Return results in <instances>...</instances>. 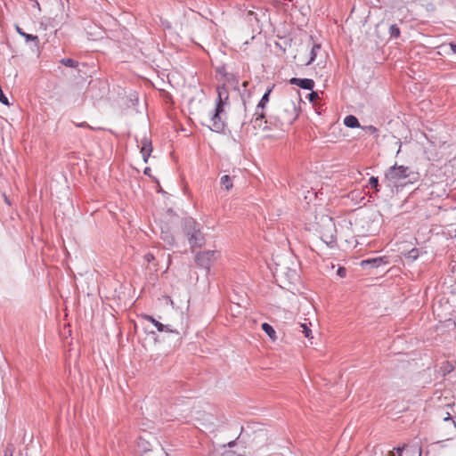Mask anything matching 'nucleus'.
<instances>
[{"label": "nucleus", "mask_w": 456, "mask_h": 456, "mask_svg": "<svg viewBox=\"0 0 456 456\" xmlns=\"http://www.w3.org/2000/svg\"><path fill=\"white\" fill-rule=\"evenodd\" d=\"M4 202L7 203L8 205H10V200H9V198L6 196V195H4Z\"/></svg>", "instance_id": "e433bc0d"}, {"label": "nucleus", "mask_w": 456, "mask_h": 456, "mask_svg": "<svg viewBox=\"0 0 456 456\" xmlns=\"http://www.w3.org/2000/svg\"><path fill=\"white\" fill-rule=\"evenodd\" d=\"M61 63L66 67H70V68H77L78 65V62L77 61H75L73 59H69V58L61 59Z\"/></svg>", "instance_id": "412c9836"}, {"label": "nucleus", "mask_w": 456, "mask_h": 456, "mask_svg": "<svg viewBox=\"0 0 456 456\" xmlns=\"http://www.w3.org/2000/svg\"><path fill=\"white\" fill-rule=\"evenodd\" d=\"M16 30L20 36H21L27 42L32 41L35 43L36 46H38L39 45V39L37 36H34L31 34H28L24 32L20 27H16Z\"/></svg>", "instance_id": "ddd939ff"}, {"label": "nucleus", "mask_w": 456, "mask_h": 456, "mask_svg": "<svg viewBox=\"0 0 456 456\" xmlns=\"http://www.w3.org/2000/svg\"><path fill=\"white\" fill-rule=\"evenodd\" d=\"M247 85H248V82L243 83V86H247Z\"/></svg>", "instance_id": "ea45409f"}, {"label": "nucleus", "mask_w": 456, "mask_h": 456, "mask_svg": "<svg viewBox=\"0 0 456 456\" xmlns=\"http://www.w3.org/2000/svg\"><path fill=\"white\" fill-rule=\"evenodd\" d=\"M369 184H370V188L376 189L377 191H379L378 190V186H379V178L378 177L371 176L369 179Z\"/></svg>", "instance_id": "b1692460"}, {"label": "nucleus", "mask_w": 456, "mask_h": 456, "mask_svg": "<svg viewBox=\"0 0 456 456\" xmlns=\"http://www.w3.org/2000/svg\"><path fill=\"white\" fill-rule=\"evenodd\" d=\"M363 129L366 132L370 133V134H376L378 132V129L375 126H364Z\"/></svg>", "instance_id": "cd10ccee"}, {"label": "nucleus", "mask_w": 456, "mask_h": 456, "mask_svg": "<svg viewBox=\"0 0 456 456\" xmlns=\"http://www.w3.org/2000/svg\"><path fill=\"white\" fill-rule=\"evenodd\" d=\"M337 273L340 277H344L346 275V270L344 267H339Z\"/></svg>", "instance_id": "c756f323"}, {"label": "nucleus", "mask_w": 456, "mask_h": 456, "mask_svg": "<svg viewBox=\"0 0 456 456\" xmlns=\"http://www.w3.org/2000/svg\"><path fill=\"white\" fill-rule=\"evenodd\" d=\"M399 143L401 144V142H399ZM399 149H401V145L399 146ZM400 152V150H397V153Z\"/></svg>", "instance_id": "a19ab883"}, {"label": "nucleus", "mask_w": 456, "mask_h": 456, "mask_svg": "<svg viewBox=\"0 0 456 456\" xmlns=\"http://www.w3.org/2000/svg\"><path fill=\"white\" fill-rule=\"evenodd\" d=\"M160 237L168 246L175 244V237L169 231H162Z\"/></svg>", "instance_id": "a211bd4d"}, {"label": "nucleus", "mask_w": 456, "mask_h": 456, "mask_svg": "<svg viewBox=\"0 0 456 456\" xmlns=\"http://www.w3.org/2000/svg\"><path fill=\"white\" fill-rule=\"evenodd\" d=\"M274 87V85H273L271 87L267 88L264 95L262 96L261 100L259 101L256 110H261L263 111L265 108L266 107L267 103L269 102L270 94Z\"/></svg>", "instance_id": "9b49d317"}, {"label": "nucleus", "mask_w": 456, "mask_h": 456, "mask_svg": "<svg viewBox=\"0 0 456 456\" xmlns=\"http://www.w3.org/2000/svg\"><path fill=\"white\" fill-rule=\"evenodd\" d=\"M446 417L444 418V421L451 422L453 425V428H456V419L452 418L450 413H446Z\"/></svg>", "instance_id": "a878e982"}, {"label": "nucleus", "mask_w": 456, "mask_h": 456, "mask_svg": "<svg viewBox=\"0 0 456 456\" xmlns=\"http://www.w3.org/2000/svg\"><path fill=\"white\" fill-rule=\"evenodd\" d=\"M189 244L193 249L194 248H201L205 244V236L200 228L188 238Z\"/></svg>", "instance_id": "423d86ee"}, {"label": "nucleus", "mask_w": 456, "mask_h": 456, "mask_svg": "<svg viewBox=\"0 0 456 456\" xmlns=\"http://www.w3.org/2000/svg\"><path fill=\"white\" fill-rule=\"evenodd\" d=\"M140 456H155V455L151 450L145 449L144 452Z\"/></svg>", "instance_id": "7c9ffc66"}, {"label": "nucleus", "mask_w": 456, "mask_h": 456, "mask_svg": "<svg viewBox=\"0 0 456 456\" xmlns=\"http://www.w3.org/2000/svg\"><path fill=\"white\" fill-rule=\"evenodd\" d=\"M344 125L349 128H356L360 126L358 118L353 115H348L345 118Z\"/></svg>", "instance_id": "4468645a"}, {"label": "nucleus", "mask_w": 456, "mask_h": 456, "mask_svg": "<svg viewBox=\"0 0 456 456\" xmlns=\"http://www.w3.org/2000/svg\"><path fill=\"white\" fill-rule=\"evenodd\" d=\"M141 153H151L152 151V144H151V140L147 137V136H143L142 139H141Z\"/></svg>", "instance_id": "f8f14e48"}, {"label": "nucleus", "mask_w": 456, "mask_h": 456, "mask_svg": "<svg viewBox=\"0 0 456 456\" xmlns=\"http://www.w3.org/2000/svg\"><path fill=\"white\" fill-rule=\"evenodd\" d=\"M224 112V108L221 106H216L210 118L211 125L208 126L211 131L216 133H222L224 130L225 123L221 117Z\"/></svg>", "instance_id": "20e7f679"}, {"label": "nucleus", "mask_w": 456, "mask_h": 456, "mask_svg": "<svg viewBox=\"0 0 456 456\" xmlns=\"http://www.w3.org/2000/svg\"><path fill=\"white\" fill-rule=\"evenodd\" d=\"M411 174L413 173L409 167L395 164L387 169L385 174V180L388 183V186H397L403 180L410 177Z\"/></svg>", "instance_id": "f03ea898"}, {"label": "nucleus", "mask_w": 456, "mask_h": 456, "mask_svg": "<svg viewBox=\"0 0 456 456\" xmlns=\"http://www.w3.org/2000/svg\"><path fill=\"white\" fill-rule=\"evenodd\" d=\"M396 449L397 456H421V448L404 445Z\"/></svg>", "instance_id": "0eeeda50"}, {"label": "nucleus", "mask_w": 456, "mask_h": 456, "mask_svg": "<svg viewBox=\"0 0 456 456\" xmlns=\"http://www.w3.org/2000/svg\"><path fill=\"white\" fill-rule=\"evenodd\" d=\"M450 47H451L452 51L453 52V53H456V43H451Z\"/></svg>", "instance_id": "f704fd0d"}, {"label": "nucleus", "mask_w": 456, "mask_h": 456, "mask_svg": "<svg viewBox=\"0 0 456 456\" xmlns=\"http://www.w3.org/2000/svg\"><path fill=\"white\" fill-rule=\"evenodd\" d=\"M218 255L219 253L215 250L199 252L195 256V263L199 267L204 268L208 272L212 263Z\"/></svg>", "instance_id": "7ed1b4c3"}, {"label": "nucleus", "mask_w": 456, "mask_h": 456, "mask_svg": "<svg viewBox=\"0 0 456 456\" xmlns=\"http://www.w3.org/2000/svg\"><path fill=\"white\" fill-rule=\"evenodd\" d=\"M265 118V114L264 111L259 112V110H256L251 122L254 124V127H261L262 120Z\"/></svg>", "instance_id": "2eb2a0df"}, {"label": "nucleus", "mask_w": 456, "mask_h": 456, "mask_svg": "<svg viewBox=\"0 0 456 456\" xmlns=\"http://www.w3.org/2000/svg\"><path fill=\"white\" fill-rule=\"evenodd\" d=\"M234 444H235V441L230 442V443L228 444V445H229L230 447H232Z\"/></svg>", "instance_id": "4c0bfd02"}, {"label": "nucleus", "mask_w": 456, "mask_h": 456, "mask_svg": "<svg viewBox=\"0 0 456 456\" xmlns=\"http://www.w3.org/2000/svg\"><path fill=\"white\" fill-rule=\"evenodd\" d=\"M312 92L308 94V99L311 102H314L316 101V99H318V94L313 90H311Z\"/></svg>", "instance_id": "bb28decb"}, {"label": "nucleus", "mask_w": 456, "mask_h": 456, "mask_svg": "<svg viewBox=\"0 0 456 456\" xmlns=\"http://www.w3.org/2000/svg\"><path fill=\"white\" fill-rule=\"evenodd\" d=\"M164 327H165L164 331H166V332L179 334V332L175 330H173L170 325H164Z\"/></svg>", "instance_id": "c85d7f7f"}, {"label": "nucleus", "mask_w": 456, "mask_h": 456, "mask_svg": "<svg viewBox=\"0 0 456 456\" xmlns=\"http://www.w3.org/2000/svg\"><path fill=\"white\" fill-rule=\"evenodd\" d=\"M151 167H147L144 168V171H143L144 175L151 176Z\"/></svg>", "instance_id": "72a5a7b5"}, {"label": "nucleus", "mask_w": 456, "mask_h": 456, "mask_svg": "<svg viewBox=\"0 0 456 456\" xmlns=\"http://www.w3.org/2000/svg\"><path fill=\"white\" fill-rule=\"evenodd\" d=\"M386 264H387V261L386 260V257L382 256L368 258L361 262V265L362 268H377Z\"/></svg>", "instance_id": "1a4fd4ad"}, {"label": "nucleus", "mask_w": 456, "mask_h": 456, "mask_svg": "<svg viewBox=\"0 0 456 456\" xmlns=\"http://www.w3.org/2000/svg\"><path fill=\"white\" fill-rule=\"evenodd\" d=\"M262 330L269 336L272 340L274 341L276 339V332L273 326H271L269 323L264 322L262 324Z\"/></svg>", "instance_id": "f3484780"}, {"label": "nucleus", "mask_w": 456, "mask_h": 456, "mask_svg": "<svg viewBox=\"0 0 456 456\" xmlns=\"http://www.w3.org/2000/svg\"><path fill=\"white\" fill-rule=\"evenodd\" d=\"M200 228V224L192 217H185L182 220V229L187 239Z\"/></svg>", "instance_id": "39448f33"}, {"label": "nucleus", "mask_w": 456, "mask_h": 456, "mask_svg": "<svg viewBox=\"0 0 456 456\" xmlns=\"http://www.w3.org/2000/svg\"><path fill=\"white\" fill-rule=\"evenodd\" d=\"M387 456H397L396 449L395 448L393 451H390Z\"/></svg>", "instance_id": "c9c22d12"}, {"label": "nucleus", "mask_w": 456, "mask_h": 456, "mask_svg": "<svg viewBox=\"0 0 456 456\" xmlns=\"http://www.w3.org/2000/svg\"><path fill=\"white\" fill-rule=\"evenodd\" d=\"M13 451V446L12 444H8L4 452V456H12Z\"/></svg>", "instance_id": "393cba45"}, {"label": "nucleus", "mask_w": 456, "mask_h": 456, "mask_svg": "<svg viewBox=\"0 0 456 456\" xmlns=\"http://www.w3.org/2000/svg\"><path fill=\"white\" fill-rule=\"evenodd\" d=\"M220 183L222 188H224L226 191H230L232 188V177L228 175L221 176Z\"/></svg>", "instance_id": "dca6fc26"}, {"label": "nucleus", "mask_w": 456, "mask_h": 456, "mask_svg": "<svg viewBox=\"0 0 456 456\" xmlns=\"http://www.w3.org/2000/svg\"><path fill=\"white\" fill-rule=\"evenodd\" d=\"M289 83L291 85L297 86L300 88L306 89V90H313V88L314 86V81L310 78L292 77L289 79Z\"/></svg>", "instance_id": "9d476101"}, {"label": "nucleus", "mask_w": 456, "mask_h": 456, "mask_svg": "<svg viewBox=\"0 0 456 456\" xmlns=\"http://www.w3.org/2000/svg\"><path fill=\"white\" fill-rule=\"evenodd\" d=\"M390 38H398L401 35V31L397 24H391L388 29Z\"/></svg>", "instance_id": "aec40b11"}, {"label": "nucleus", "mask_w": 456, "mask_h": 456, "mask_svg": "<svg viewBox=\"0 0 456 456\" xmlns=\"http://www.w3.org/2000/svg\"><path fill=\"white\" fill-rule=\"evenodd\" d=\"M142 155L143 162H144V163H147V162H148V159H149V158H150V156H151V153H142Z\"/></svg>", "instance_id": "473e14b6"}, {"label": "nucleus", "mask_w": 456, "mask_h": 456, "mask_svg": "<svg viewBox=\"0 0 456 456\" xmlns=\"http://www.w3.org/2000/svg\"><path fill=\"white\" fill-rule=\"evenodd\" d=\"M142 318L144 320H147L149 322H151L156 328L157 330L159 331V332H162L164 331L165 330V327H164V324H162L161 322H159V321L155 320L151 315H148V314H143L142 315Z\"/></svg>", "instance_id": "6ab92c4d"}, {"label": "nucleus", "mask_w": 456, "mask_h": 456, "mask_svg": "<svg viewBox=\"0 0 456 456\" xmlns=\"http://www.w3.org/2000/svg\"><path fill=\"white\" fill-rule=\"evenodd\" d=\"M300 328L302 329V332L305 334V337L307 338H312V330L308 327L306 323H301Z\"/></svg>", "instance_id": "5701e85b"}, {"label": "nucleus", "mask_w": 456, "mask_h": 456, "mask_svg": "<svg viewBox=\"0 0 456 456\" xmlns=\"http://www.w3.org/2000/svg\"><path fill=\"white\" fill-rule=\"evenodd\" d=\"M289 2H292L293 0H289Z\"/></svg>", "instance_id": "79ce46f5"}, {"label": "nucleus", "mask_w": 456, "mask_h": 456, "mask_svg": "<svg viewBox=\"0 0 456 456\" xmlns=\"http://www.w3.org/2000/svg\"><path fill=\"white\" fill-rule=\"evenodd\" d=\"M86 126V123H81V124L78 125V126H82V127H84Z\"/></svg>", "instance_id": "58836bf2"}, {"label": "nucleus", "mask_w": 456, "mask_h": 456, "mask_svg": "<svg viewBox=\"0 0 456 456\" xmlns=\"http://www.w3.org/2000/svg\"><path fill=\"white\" fill-rule=\"evenodd\" d=\"M144 257H145L146 261H148V262H151V260L154 259V256L151 253L146 254Z\"/></svg>", "instance_id": "2f4dec72"}, {"label": "nucleus", "mask_w": 456, "mask_h": 456, "mask_svg": "<svg viewBox=\"0 0 456 456\" xmlns=\"http://www.w3.org/2000/svg\"><path fill=\"white\" fill-rule=\"evenodd\" d=\"M217 92V101L216 106H221L224 109V105L228 103L229 101V92L225 86V85L218 86L216 87Z\"/></svg>", "instance_id": "6e6552de"}, {"label": "nucleus", "mask_w": 456, "mask_h": 456, "mask_svg": "<svg viewBox=\"0 0 456 456\" xmlns=\"http://www.w3.org/2000/svg\"><path fill=\"white\" fill-rule=\"evenodd\" d=\"M299 115V107L289 98L283 99L276 109L275 114L269 116L265 123L282 129L290 126Z\"/></svg>", "instance_id": "f257e3e1"}, {"label": "nucleus", "mask_w": 456, "mask_h": 456, "mask_svg": "<svg viewBox=\"0 0 456 456\" xmlns=\"http://www.w3.org/2000/svg\"><path fill=\"white\" fill-rule=\"evenodd\" d=\"M320 49H321V45L314 44L313 45L312 50H311V58L308 61V64L313 62L315 60L317 53H318V51H320Z\"/></svg>", "instance_id": "4be33fe9"}]
</instances>
